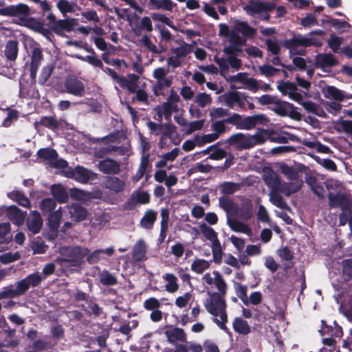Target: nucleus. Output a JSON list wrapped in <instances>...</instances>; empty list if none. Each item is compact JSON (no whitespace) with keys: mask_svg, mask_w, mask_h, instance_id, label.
<instances>
[{"mask_svg":"<svg viewBox=\"0 0 352 352\" xmlns=\"http://www.w3.org/2000/svg\"><path fill=\"white\" fill-rule=\"evenodd\" d=\"M64 87L66 93L76 97H83L86 94L85 85L75 76L65 80Z\"/></svg>","mask_w":352,"mask_h":352,"instance_id":"obj_7","label":"nucleus"},{"mask_svg":"<svg viewBox=\"0 0 352 352\" xmlns=\"http://www.w3.org/2000/svg\"><path fill=\"white\" fill-rule=\"evenodd\" d=\"M240 187V184L232 182H223L219 185L221 192L224 195H233L234 192L239 190Z\"/></svg>","mask_w":352,"mask_h":352,"instance_id":"obj_42","label":"nucleus"},{"mask_svg":"<svg viewBox=\"0 0 352 352\" xmlns=\"http://www.w3.org/2000/svg\"><path fill=\"white\" fill-rule=\"evenodd\" d=\"M234 77L236 78L239 80L244 82V83L249 87V89L251 91L255 92L258 90V82L256 79L253 78L243 79V74L242 73L237 74Z\"/></svg>","mask_w":352,"mask_h":352,"instance_id":"obj_62","label":"nucleus"},{"mask_svg":"<svg viewBox=\"0 0 352 352\" xmlns=\"http://www.w3.org/2000/svg\"><path fill=\"white\" fill-rule=\"evenodd\" d=\"M93 173L82 166H77L67 171V177L82 183H87L91 179Z\"/></svg>","mask_w":352,"mask_h":352,"instance_id":"obj_16","label":"nucleus"},{"mask_svg":"<svg viewBox=\"0 0 352 352\" xmlns=\"http://www.w3.org/2000/svg\"><path fill=\"white\" fill-rule=\"evenodd\" d=\"M56 206V202L54 198H45L40 203V209L43 215L52 212Z\"/></svg>","mask_w":352,"mask_h":352,"instance_id":"obj_47","label":"nucleus"},{"mask_svg":"<svg viewBox=\"0 0 352 352\" xmlns=\"http://www.w3.org/2000/svg\"><path fill=\"white\" fill-rule=\"evenodd\" d=\"M149 2L155 9H162L167 11H172L173 7L177 6L171 0H149Z\"/></svg>","mask_w":352,"mask_h":352,"instance_id":"obj_49","label":"nucleus"},{"mask_svg":"<svg viewBox=\"0 0 352 352\" xmlns=\"http://www.w3.org/2000/svg\"><path fill=\"white\" fill-rule=\"evenodd\" d=\"M200 230L203 235L209 241L212 242V244L215 243L217 241H219L217 236V233L214 230L207 226L206 223H202L199 226Z\"/></svg>","mask_w":352,"mask_h":352,"instance_id":"obj_44","label":"nucleus"},{"mask_svg":"<svg viewBox=\"0 0 352 352\" xmlns=\"http://www.w3.org/2000/svg\"><path fill=\"white\" fill-rule=\"evenodd\" d=\"M47 338L45 336V338L34 340L32 345V349L37 352L52 349L55 344H52L50 340H47Z\"/></svg>","mask_w":352,"mask_h":352,"instance_id":"obj_41","label":"nucleus"},{"mask_svg":"<svg viewBox=\"0 0 352 352\" xmlns=\"http://www.w3.org/2000/svg\"><path fill=\"white\" fill-rule=\"evenodd\" d=\"M30 214L31 216L26 221L28 228L33 234H37L41 229L43 219L40 213L36 210L32 211Z\"/></svg>","mask_w":352,"mask_h":352,"instance_id":"obj_22","label":"nucleus"},{"mask_svg":"<svg viewBox=\"0 0 352 352\" xmlns=\"http://www.w3.org/2000/svg\"><path fill=\"white\" fill-rule=\"evenodd\" d=\"M157 217V212L156 211L152 209L147 210L140 220V224L141 227L146 230L152 229Z\"/></svg>","mask_w":352,"mask_h":352,"instance_id":"obj_29","label":"nucleus"},{"mask_svg":"<svg viewBox=\"0 0 352 352\" xmlns=\"http://www.w3.org/2000/svg\"><path fill=\"white\" fill-rule=\"evenodd\" d=\"M212 261L216 264H221L222 262V248L220 241L212 244Z\"/></svg>","mask_w":352,"mask_h":352,"instance_id":"obj_58","label":"nucleus"},{"mask_svg":"<svg viewBox=\"0 0 352 352\" xmlns=\"http://www.w3.org/2000/svg\"><path fill=\"white\" fill-rule=\"evenodd\" d=\"M234 330L243 335H247L251 331V328L246 320L241 318H235L233 321Z\"/></svg>","mask_w":352,"mask_h":352,"instance_id":"obj_39","label":"nucleus"},{"mask_svg":"<svg viewBox=\"0 0 352 352\" xmlns=\"http://www.w3.org/2000/svg\"><path fill=\"white\" fill-rule=\"evenodd\" d=\"M51 192L56 202L66 203L68 201L69 197L67 192L60 184L52 185Z\"/></svg>","mask_w":352,"mask_h":352,"instance_id":"obj_33","label":"nucleus"},{"mask_svg":"<svg viewBox=\"0 0 352 352\" xmlns=\"http://www.w3.org/2000/svg\"><path fill=\"white\" fill-rule=\"evenodd\" d=\"M248 140L246 141L245 146L248 149L253 148L256 145L264 144L267 140H270V129L258 128L255 134L248 135Z\"/></svg>","mask_w":352,"mask_h":352,"instance_id":"obj_11","label":"nucleus"},{"mask_svg":"<svg viewBox=\"0 0 352 352\" xmlns=\"http://www.w3.org/2000/svg\"><path fill=\"white\" fill-rule=\"evenodd\" d=\"M172 52L177 58H184L191 52V48L188 44L184 42V44L179 47L172 49Z\"/></svg>","mask_w":352,"mask_h":352,"instance_id":"obj_63","label":"nucleus"},{"mask_svg":"<svg viewBox=\"0 0 352 352\" xmlns=\"http://www.w3.org/2000/svg\"><path fill=\"white\" fill-rule=\"evenodd\" d=\"M213 274L214 275V284L219 291L217 294H221V295L226 296L227 293L228 285L223 276L217 271H214Z\"/></svg>","mask_w":352,"mask_h":352,"instance_id":"obj_43","label":"nucleus"},{"mask_svg":"<svg viewBox=\"0 0 352 352\" xmlns=\"http://www.w3.org/2000/svg\"><path fill=\"white\" fill-rule=\"evenodd\" d=\"M6 214L12 223L21 226L25 221L26 212H22L19 208L12 205L7 208Z\"/></svg>","mask_w":352,"mask_h":352,"instance_id":"obj_20","label":"nucleus"},{"mask_svg":"<svg viewBox=\"0 0 352 352\" xmlns=\"http://www.w3.org/2000/svg\"><path fill=\"white\" fill-rule=\"evenodd\" d=\"M289 140L296 142H301L300 138L294 134L286 131L280 133L274 131L273 129H270V140L271 142L279 144H286L288 142Z\"/></svg>","mask_w":352,"mask_h":352,"instance_id":"obj_18","label":"nucleus"},{"mask_svg":"<svg viewBox=\"0 0 352 352\" xmlns=\"http://www.w3.org/2000/svg\"><path fill=\"white\" fill-rule=\"evenodd\" d=\"M283 174L287 176V179L292 181L298 180L299 172L292 166L287 164H283L280 167Z\"/></svg>","mask_w":352,"mask_h":352,"instance_id":"obj_54","label":"nucleus"},{"mask_svg":"<svg viewBox=\"0 0 352 352\" xmlns=\"http://www.w3.org/2000/svg\"><path fill=\"white\" fill-rule=\"evenodd\" d=\"M343 38L336 36L334 34H331L328 40V45L335 53L338 52L341 44L342 43Z\"/></svg>","mask_w":352,"mask_h":352,"instance_id":"obj_64","label":"nucleus"},{"mask_svg":"<svg viewBox=\"0 0 352 352\" xmlns=\"http://www.w3.org/2000/svg\"><path fill=\"white\" fill-rule=\"evenodd\" d=\"M97 167L100 172L107 175H115L120 171V164L109 157L99 161Z\"/></svg>","mask_w":352,"mask_h":352,"instance_id":"obj_12","label":"nucleus"},{"mask_svg":"<svg viewBox=\"0 0 352 352\" xmlns=\"http://www.w3.org/2000/svg\"><path fill=\"white\" fill-rule=\"evenodd\" d=\"M126 186L124 180L114 175L107 176L104 178V188L115 194L122 192L125 190Z\"/></svg>","mask_w":352,"mask_h":352,"instance_id":"obj_13","label":"nucleus"},{"mask_svg":"<svg viewBox=\"0 0 352 352\" xmlns=\"http://www.w3.org/2000/svg\"><path fill=\"white\" fill-rule=\"evenodd\" d=\"M322 327L319 330V333L322 336H324V335L330 336L331 338H341L342 336V329L336 323V321L334 322L336 324L334 327L327 325L324 321H322Z\"/></svg>","mask_w":352,"mask_h":352,"instance_id":"obj_28","label":"nucleus"},{"mask_svg":"<svg viewBox=\"0 0 352 352\" xmlns=\"http://www.w3.org/2000/svg\"><path fill=\"white\" fill-rule=\"evenodd\" d=\"M38 157L43 161H46L50 164H52L54 167L64 168L67 165L65 160H60V164H58V153L57 151L50 147L42 148L37 151Z\"/></svg>","mask_w":352,"mask_h":352,"instance_id":"obj_9","label":"nucleus"},{"mask_svg":"<svg viewBox=\"0 0 352 352\" xmlns=\"http://www.w3.org/2000/svg\"><path fill=\"white\" fill-rule=\"evenodd\" d=\"M168 341L171 344H175L177 342H186V334L182 328L174 327L164 332Z\"/></svg>","mask_w":352,"mask_h":352,"instance_id":"obj_24","label":"nucleus"},{"mask_svg":"<svg viewBox=\"0 0 352 352\" xmlns=\"http://www.w3.org/2000/svg\"><path fill=\"white\" fill-rule=\"evenodd\" d=\"M270 195V200L274 206L280 209H289L287 203L285 201L283 197L280 194L272 192Z\"/></svg>","mask_w":352,"mask_h":352,"instance_id":"obj_56","label":"nucleus"},{"mask_svg":"<svg viewBox=\"0 0 352 352\" xmlns=\"http://www.w3.org/2000/svg\"><path fill=\"white\" fill-rule=\"evenodd\" d=\"M35 127L41 126L51 131H56L63 128L62 120L58 119L56 116H41L39 121L34 123Z\"/></svg>","mask_w":352,"mask_h":352,"instance_id":"obj_14","label":"nucleus"},{"mask_svg":"<svg viewBox=\"0 0 352 352\" xmlns=\"http://www.w3.org/2000/svg\"><path fill=\"white\" fill-rule=\"evenodd\" d=\"M248 140V135L242 133H237L230 136L227 139L226 143L230 145H237L240 149H248V147L245 146Z\"/></svg>","mask_w":352,"mask_h":352,"instance_id":"obj_34","label":"nucleus"},{"mask_svg":"<svg viewBox=\"0 0 352 352\" xmlns=\"http://www.w3.org/2000/svg\"><path fill=\"white\" fill-rule=\"evenodd\" d=\"M44 278L38 272H35L28 275L25 279L26 280L29 287H38L42 282Z\"/></svg>","mask_w":352,"mask_h":352,"instance_id":"obj_61","label":"nucleus"},{"mask_svg":"<svg viewBox=\"0 0 352 352\" xmlns=\"http://www.w3.org/2000/svg\"><path fill=\"white\" fill-rule=\"evenodd\" d=\"M140 77L135 74H130L127 76V78L123 76L121 78L119 85L129 91V93L135 94L138 89V81Z\"/></svg>","mask_w":352,"mask_h":352,"instance_id":"obj_23","label":"nucleus"},{"mask_svg":"<svg viewBox=\"0 0 352 352\" xmlns=\"http://www.w3.org/2000/svg\"><path fill=\"white\" fill-rule=\"evenodd\" d=\"M172 85V76L164 78L160 80L157 81L155 85L153 86V94L155 96L160 95V91L168 88Z\"/></svg>","mask_w":352,"mask_h":352,"instance_id":"obj_50","label":"nucleus"},{"mask_svg":"<svg viewBox=\"0 0 352 352\" xmlns=\"http://www.w3.org/2000/svg\"><path fill=\"white\" fill-rule=\"evenodd\" d=\"M8 197L12 201L18 203L20 206L25 208H30V201L25 195L17 190H14L8 194Z\"/></svg>","mask_w":352,"mask_h":352,"instance_id":"obj_38","label":"nucleus"},{"mask_svg":"<svg viewBox=\"0 0 352 352\" xmlns=\"http://www.w3.org/2000/svg\"><path fill=\"white\" fill-rule=\"evenodd\" d=\"M6 58L10 61L16 59L18 55V42L15 40H10L8 41L4 50Z\"/></svg>","mask_w":352,"mask_h":352,"instance_id":"obj_37","label":"nucleus"},{"mask_svg":"<svg viewBox=\"0 0 352 352\" xmlns=\"http://www.w3.org/2000/svg\"><path fill=\"white\" fill-rule=\"evenodd\" d=\"M252 204L250 200H248L243 203L241 207V208H238V212L239 213L240 217L245 221L250 219L252 217Z\"/></svg>","mask_w":352,"mask_h":352,"instance_id":"obj_46","label":"nucleus"},{"mask_svg":"<svg viewBox=\"0 0 352 352\" xmlns=\"http://www.w3.org/2000/svg\"><path fill=\"white\" fill-rule=\"evenodd\" d=\"M146 247L143 240H139L133 248L132 258L135 262H140L145 258Z\"/></svg>","mask_w":352,"mask_h":352,"instance_id":"obj_31","label":"nucleus"},{"mask_svg":"<svg viewBox=\"0 0 352 352\" xmlns=\"http://www.w3.org/2000/svg\"><path fill=\"white\" fill-rule=\"evenodd\" d=\"M209 298L204 302L207 311L214 317H217V312L227 309V304L225 299L226 296L217 294V292H208Z\"/></svg>","mask_w":352,"mask_h":352,"instance_id":"obj_5","label":"nucleus"},{"mask_svg":"<svg viewBox=\"0 0 352 352\" xmlns=\"http://www.w3.org/2000/svg\"><path fill=\"white\" fill-rule=\"evenodd\" d=\"M69 212L72 220L79 222L84 221L87 216L85 208L78 204H73L69 207Z\"/></svg>","mask_w":352,"mask_h":352,"instance_id":"obj_25","label":"nucleus"},{"mask_svg":"<svg viewBox=\"0 0 352 352\" xmlns=\"http://www.w3.org/2000/svg\"><path fill=\"white\" fill-rule=\"evenodd\" d=\"M75 57L78 60L88 63L89 64H90L91 65H92L94 67H98L100 69H103V63H102V60L98 58L96 54L88 55V56H85L80 55V54H76V55H75Z\"/></svg>","mask_w":352,"mask_h":352,"instance_id":"obj_45","label":"nucleus"},{"mask_svg":"<svg viewBox=\"0 0 352 352\" xmlns=\"http://www.w3.org/2000/svg\"><path fill=\"white\" fill-rule=\"evenodd\" d=\"M219 206L228 213H236L238 205L230 198L226 196H221L219 199Z\"/></svg>","mask_w":352,"mask_h":352,"instance_id":"obj_36","label":"nucleus"},{"mask_svg":"<svg viewBox=\"0 0 352 352\" xmlns=\"http://www.w3.org/2000/svg\"><path fill=\"white\" fill-rule=\"evenodd\" d=\"M115 252V250L113 247H110L106 249H98L92 252H89V254L86 256V261L90 264L94 265L99 262L101 259L104 258V255L106 254L108 256H112Z\"/></svg>","mask_w":352,"mask_h":352,"instance_id":"obj_19","label":"nucleus"},{"mask_svg":"<svg viewBox=\"0 0 352 352\" xmlns=\"http://www.w3.org/2000/svg\"><path fill=\"white\" fill-rule=\"evenodd\" d=\"M276 8L274 3L261 2L250 0L248 4L243 7L244 10L250 15L260 14L259 19L268 21L270 19V12Z\"/></svg>","mask_w":352,"mask_h":352,"instance_id":"obj_4","label":"nucleus"},{"mask_svg":"<svg viewBox=\"0 0 352 352\" xmlns=\"http://www.w3.org/2000/svg\"><path fill=\"white\" fill-rule=\"evenodd\" d=\"M302 181L297 180L293 182H283L280 185L278 191L284 194L285 196L289 197L294 194L302 188Z\"/></svg>","mask_w":352,"mask_h":352,"instance_id":"obj_27","label":"nucleus"},{"mask_svg":"<svg viewBox=\"0 0 352 352\" xmlns=\"http://www.w3.org/2000/svg\"><path fill=\"white\" fill-rule=\"evenodd\" d=\"M43 59L42 50L40 47H35L32 51L31 62L30 67V78L32 81L36 80L38 67Z\"/></svg>","mask_w":352,"mask_h":352,"instance_id":"obj_15","label":"nucleus"},{"mask_svg":"<svg viewBox=\"0 0 352 352\" xmlns=\"http://www.w3.org/2000/svg\"><path fill=\"white\" fill-rule=\"evenodd\" d=\"M0 14L3 16L17 17L19 25L41 34L50 41L53 37L51 30L45 27L43 22L30 16V8L27 4L20 3L4 7L0 10Z\"/></svg>","mask_w":352,"mask_h":352,"instance_id":"obj_1","label":"nucleus"},{"mask_svg":"<svg viewBox=\"0 0 352 352\" xmlns=\"http://www.w3.org/2000/svg\"><path fill=\"white\" fill-rule=\"evenodd\" d=\"M240 96H243L244 100L248 98L245 94L237 91H228L221 96L225 104L230 109H233L236 102H240Z\"/></svg>","mask_w":352,"mask_h":352,"instance_id":"obj_26","label":"nucleus"},{"mask_svg":"<svg viewBox=\"0 0 352 352\" xmlns=\"http://www.w3.org/2000/svg\"><path fill=\"white\" fill-rule=\"evenodd\" d=\"M231 122H234V126L237 129L251 130L257 124H265L269 122L268 118L265 114H255L245 117L237 113H232V119Z\"/></svg>","mask_w":352,"mask_h":352,"instance_id":"obj_3","label":"nucleus"},{"mask_svg":"<svg viewBox=\"0 0 352 352\" xmlns=\"http://www.w3.org/2000/svg\"><path fill=\"white\" fill-rule=\"evenodd\" d=\"M227 223L234 232H241L248 235H250L252 233L251 228L247 224L239 220L228 218Z\"/></svg>","mask_w":352,"mask_h":352,"instance_id":"obj_32","label":"nucleus"},{"mask_svg":"<svg viewBox=\"0 0 352 352\" xmlns=\"http://www.w3.org/2000/svg\"><path fill=\"white\" fill-rule=\"evenodd\" d=\"M89 249L80 245L67 246L60 249L61 258L56 261L62 266L80 267L85 265Z\"/></svg>","mask_w":352,"mask_h":352,"instance_id":"obj_2","label":"nucleus"},{"mask_svg":"<svg viewBox=\"0 0 352 352\" xmlns=\"http://www.w3.org/2000/svg\"><path fill=\"white\" fill-rule=\"evenodd\" d=\"M338 64L339 61L331 53L319 54L315 58L314 65L316 68L324 69L327 67L336 66Z\"/></svg>","mask_w":352,"mask_h":352,"instance_id":"obj_17","label":"nucleus"},{"mask_svg":"<svg viewBox=\"0 0 352 352\" xmlns=\"http://www.w3.org/2000/svg\"><path fill=\"white\" fill-rule=\"evenodd\" d=\"M86 305H82L80 307L87 316L98 318L103 314V308L98 305L94 297H91Z\"/></svg>","mask_w":352,"mask_h":352,"instance_id":"obj_21","label":"nucleus"},{"mask_svg":"<svg viewBox=\"0 0 352 352\" xmlns=\"http://www.w3.org/2000/svg\"><path fill=\"white\" fill-rule=\"evenodd\" d=\"M217 316L220 317V320L214 318L213 319L214 322H215L221 329L223 331H227L228 328L226 327V323L228 322V315L226 309H222L218 312H217Z\"/></svg>","mask_w":352,"mask_h":352,"instance_id":"obj_59","label":"nucleus"},{"mask_svg":"<svg viewBox=\"0 0 352 352\" xmlns=\"http://www.w3.org/2000/svg\"><path fill=\"white\" fill-rule=\"evenodd\" d=\"M209 267H210L209 263L204 259H197V260L194 261L191 265L192 271H193L197 274L203 273L205 270H206Z\"/></svg>","mask_w":352,"mask_h":352,"instance_id":"obj_55","label":"nucleus"},{"mask_svg":"<svg viewBox=\"0 0 352 352\" xmlns=\"http://www.w3.org/2000/svg\"><path fill=\"white\" fill-rule=\"evenodd\" d=\"M288 102L282 101L279 99H276L274 102V107L272 110L278 115L280 116H287L288 114V107L287 105Z\"/></svg>","mask_w":352,"mask_h":352,"instance_id":"obj_57","label":"nucleus"},{"mask_svg":"<svg viewBox=\"0 0 352 352\" xmlns=\"http://www.w3.org/2000/svg\"><path fill=\"white\" fill-rule=\"evenodd\" d=\"M238 34L241 33L243 36L247 37H253L256 34V30L250 26L247 22L237 21L234 26V30Z\"/></svg>","mask_w":352,"mask_h":352,"instance_id":"obj_30","label":"nucleus"},{"mask_svg":"<svg viewBox=\"0 0 352 352\" xmlns=\"http://www.w3.org/2000/svg\"><path fill=\"white\" fill-rule=\"evenodd\" d=\"M281 45L285 48L289 50L291 53L303 55L304 50L296 52H294V50H295L297 47H309L313 45V43L309 38L302 36L299 34H294L292 38L283 41Z\"/></svg>","mask_w":352,"mask_h":352,"instance_id":"obj_6","label":"nucleus"},{"mask_svg":"<svg viewBox=\"0 0 352 352\" xmlns=\"http://www.w3.org/2000/svg\"><path fill=\"white\" fill-rule=\"evenodd\" d=\"M230 45L223 48L226 54H241L242 47L245 45L246 40L241 38L235 31H231L229 36Z\"/></svg>","mask_w":352,"mask_h":352,"instance_id":"obj_10","label":"nucleus"},{"mask_svg":"<svg viewBox=\"0 0 352 352\" xmlns=\"http://www.w3.org/2000/svg\"><path fill=\"white\" fill-rule=\"evenodd\" d=\"M329 204L331 208H339L342 211L350 210L352 201L350 196L346 193L338 192L334 194L329 192L328 195Z\"/></svg>","mask_w":352,"mask_h":352,"instance_id":"obj_8","label":"nucleus"},{"mask_svg":"<svg viewBox=\"0 0 352 352\" xmlns=\"http://www.w3.org/2000/svg\"><path fill=\"white\" fill-rule=\"evenodd\" d=\"M164 278L168 282L166 285V290L170 293H174L179 289V285L177 284V278L173 274H166Z\"/></svg>","mask_w":352,"mask_h":352,"instance_id":"obj_52","label":"nucleus"},{"mask_svg":"<svg viewBox=\"0 0 352 352\" xmlns=\"http://www.w3.org/2000/svg\"><path fill=\"white\" fill-rule=\"evenodd\" d=\"M325 97L335 100L342 101L344 99L342 91L333 86H329L325 90Z\"/></svg>","mask_w":352,"mask_h":352,"instance_id":"obj_53","label":"nucleus"},{"mask_svg":"<svg viewBox=\"0 0 352 352\" xmlns=\"http://www.w3.org/2000/svg\"><path fill=\"white\" fill-rule=\"evenodd\" d=\"M100 282L104 286L115 285L118 283L116 277L107 270H103L100 274Z\"/></svg>","mask_w":352,"mask_h":352,"instance_id":"obj_51","label":"nucleus"},{"mask_svg":"<svg viewBox=\"0 0 352 352\" xmlns=\"http://www.w3.org/2000/svg\"><path fill=\"white\" fill-rule=\"evenodd\" d=\"M234 288L236 290V293L237 296L242 300V302L245 305H248L249 303L248 295H247V291L248 287L246 285H242L241 284L239 283H236L234 284Z\"/></svg>","mask_w":352,"mask_h":352,"instance_id":"obj_60","label":"nucleus"},{"mask_svg":"<svg viewBox=\"0 0 352 352\" xmlns=\"http://www.w3.org/2000/svg\"><path fill=\"white\" fill-rule=\"evenodd\" d=\"M74 23L68 19L57 20L52 30L58 35L63 32H71L73 30Z\"/></svg>","mask_w":352,"mask_h":352,"instance_id":"obj_35","label":"nucleus"},{"mask_svg":"<svg viewBox=\"0 0 352 352\" xmlns=\"http://www.w3.org/2000/svg\"><path fill=\"white\" fill-rule=\"evenodd\" d=\"M231 119H232V114L226 119L215 121L212 124V129H213L215 133H217V135H219V134L226 132V129L225 124H230L234 126V122H231L230 121Z\"/></svg>","mask_w":352,"mask_h":352,"instance_id":"obj_48","label":"nucleus"},{"mask_svg":"<svg viewBox=\"0 0 352 352\" xmlns=\"http://www.w3.org/2000/svg\"><path fill=\"white\" fill-rule=\"evenodd\" d=\"M48 214V226L52 230H56L60 226V221L62 219V212L60 208Z\"/></svg>","mask_w":352,"mask_h":352,"instance_id":"obj_40","label":"nucleus"}]
</instances>
